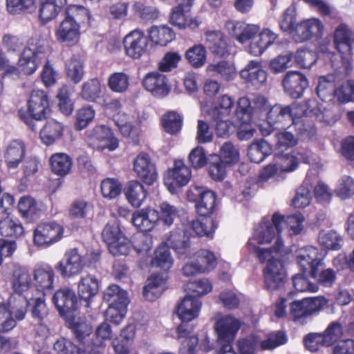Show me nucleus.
I'll list each match as a JSON object with an SVG mask.
<instances>
[{"label":"nucleus","instance_id":"obj_42","mask_svg":"<svg viewBox=\"0 0 354 354\" xmlns=\"http://www.w3.org/2000/svg\"><path fill=\"white\" fill-rule=\"evenodd\" d=\"M66 0H44L39 8V19L46 24L55 19Z\"/></svg>","mask_w":354,"mask_h":354},{"label":"nucleus","instance_id":"obj_3","mask_svg":"<svg viewBox=\"0 0 354 354\" xmlns=\"http://www.w3.org/2000/svg\"><path fill=\"white\" fill-rule=\"evenodd\" d=\"M169 247L172 248L179 257L184 258L191 254L190 244L185 239L180 232H171L167 238V243L161 244L154 252L151 266L159 268L165 271L170 269L174 263L173 258L169 251Z\"/></svg>","mask_w":354,"mask_h":354},{"label":"nucleus","instance_id":"obj_32","mask_svg":"<svg viewBox=\"0 0 354 354\" xmlns=\"http://www.w3.org/2000/svg\"><path fill=\"white\" fill-rule=\"evenodd\" d=\"M99 288L98 279L91 274H86L80 279L77 283V294L81 299L86 301V307L90 306V302L97 294Z\"/></svg>","mask_w":354,"mask_h":354},{"label":"nucleus","instance_id":"obj_35","mask_svg":"<svg viewBox=\"0 0 354 354\" xmlns=\"http://www.w3.org/2000/svg\"><path fill=\"white\" fill-rule=\"evenodd\" d=\"M35 286L42 292L50 290L53 287L54 271L47 263L37 264L34 269Z\"/></svg>","mask_w":354,"mask_h":354},{"label":"nucleus","instance_id":"obj_4","mask_svg":"<svg viewBox=\"0 0 354 354\" xmlns=\"http://www.w3.org/2000/svg\"><path fill=\"white\" fill-rule=\"evenodd\" d=\"M324 53L327 54V57L330 58L331 66L334 69V72L329 73L327 75L321 76L318 80V84L316 88V93L318 97L323 101L330 102L335 97V93H336V87L339 82L346 77L351 71V66L348 64V61L343 62V66L335 63V60L332 58L337 55H332L327 49L326 46L321 48Z\"/></svg>","mask_w":354,"mask_h":354},{"label":"nucleus","instance_id":"obj_20","mask_svg":"<svg viewBox=\"0 0 354 354\" xmlns=\"http://www.w3.org/2000/svg\"><path fill=\"white\" fill-rule=\"evenodd\" d=\"M283 91L286 95L294 99L301 97L308 86V81L305 75L296 71L288 72L282 80Z\"/></svg>","mask_w":354,"mask_h":354},{"label":"nucleus","instance_id":"obj_10","mask_svg":"<svg viewBox=\"0 0 354 354\" xmlns=\"http://www.w3.org/2000/svg\"><path fill=\"white\" fill-rule=\"evenodd\" d=\"M64 232V227L56 222L41 223L34 230V244L39 248H48L59 242Z\"/></svg>","mask_w":354,"mask_h":354},{"label":"nucleus","instance_id":"obj_18","mask_svg":"<svg viewBox=\"0 0 354 354\" xmlns=\"http://www.w3.org/2000/svg\"><path fill=\"white\" fill-rule=\"evenodd\" d=\"M324 32L322 22L315 18L297 23L291 33L292 39L298 43L304 42L313 38H319Z\"/></svg>","mask_w":354,"mask_h":354},{"label":"nucleus","instance_id":"obj_25","mask_svg":"<svg viewBox=\"0 0 354 354\" xmlns=\"http://www.w3.org/2000/svg\"><path fill=\"white\" fill-rule=\"evenodd\" d=\"M196 199V209L198 214L208 216L213 213L216 207V194L207 188L196 187L194 189Z\"/></svg>","mask_w":354,"mask_h":354},{"label":"nucleus","instance_id":"obj_11","mask_svg":"<svg viewBox=\"0 0 354 354\" xmlns=\"http://www.w3.org/2000/svg\"><path fill=\"white\" fill-rule=\"evenodd\" d=\"M277 254L272 252V257L267 258L263 262L267 261L263 269L264 284L266 288L270 292L281 288L286 277L283 262L275 257Z\"/></svg>","mask_w":354,"mask_h":354},{"label":"nucleus","instance_id":"obj_34","mask_svg":"<svg viewBox=\"0 0 354 354\" xmlns=\"http://www.w3.org/2000/svg\"><path fill=\"white\" fill-rule=\"evenodd\" d=\"M80 36V27L74 21L64 18L55 30V37L58 41L75 44Z\"/></svg>","mask_w":354,"mask_h":354},{"label":"nucleus","instance_id":"obj_38","mask_svg":"<svg viewBox=\"0 0 354 354\" xmlns=\"http://www.w3.org/2000/svg\"><path fill=\"white\" fill-rule=\"evenodd\" d=\"M165 281L166 279L162 275H151L143 288V297L150 301L157 299L165 289Z\"/></svg>","mask_w":354,"mask_h":354},{"label":"nucleus","instance_id":"obj_28","mask_svg":"<svg viewBox=\"0 0 354 354\" xmlns=\"http://www.w3.org/2000/svg\"><path fill=\"white\" fill-rule=\"evenodd\" d=\"M257 35V37H254L250 42L248 49V53L254 56L261 55L278 37L276 33L268 28L259 31Z\"/></svg>","mask_w":354,"mask_h":354},{"label":"nucleus","instance_id":"obj_54","mask_svg":"<svg viewBox=\"0 0 354 354\" xmlns=\"http://www.w3.org/2000/svg\"><path fill=\"white\" fill-rule=\"evenodd\" d=\"M52 171L57 175L64 176L68 174L72 166L71 158L66 153H58L50 158Z\"/></svg>","mask_w":354,"mask_h":354},{"label":"nucleus","instance_id":"obj_21","mask_svg":"<svg viewBox=\"0 0 354 354\" xmlns=\"http://www.w3.org/2000/svg\"><path fill=\"white\" fill-rule=\"evenodd\" d=\"M133 171L139 178L149 185H152L158 178L155 165L145 153H139L135 158Z\"/></svg>","mask_w":354,"mask_h":354},{"label":"nucleus","instance_id":"obj_14","mask_svg":"<svg viewBox=\"0 0 354 354\" xmlns=\"http://www.w3.org/2000/svg\"><path fill=\"white\" fill-rule=\"evenodd\" d=\"M102 235L113 255H127L129 252V241L122 234L117 223H108L104 227Z\"/></svg>","mask_w":354,"mask_h":354},{"label":"nucleus","instance_id":"obj_45","mask_svg":"<svg viewBox=\"0 0 354 354\" xmlns=\"http://www.w3.org/2000/svg\"><path fill=\"white\" fill-rule=\"evenodd\" d=\"M18 209L23 217L32 218L42 211V205L30 196H24L18 202Z\"/></svg>","mask_w":354,"mask_h":354},{"label":"nucleus","instance_id":"obj_15","mask_svg":"<svg viewBox=\"0 0 354 354\" xmlns=\"http://www.w3.org/2000/svg\"><path fill=\"white\" fill-rule=\"evenodd\" d=\"M273 106L270 107L268 101L263 96H256L252 101L245 97H241L238 102L236 116L239 118V115H242L241 119L243 120L244 122H250L252 115H259L265 111L269 113ZM268 117V113H267ZM267 120L269 122L268 119ZM268 124H270V123ZM270 126L272 127L271 125ZM272 127L277 128V126Z\"/></svg>","mask_w":354,"mask_h":354},{"label":"nucleus","instance_id":"obj_9","mask_svg":"<svg viewBox=\"0 0 354 354\" xmlns=\"http://www.w3.org/2000/svg\"><path fill=\"white\" fill-rule=\"evenodd\" d=\"M28 113L32 119H28L21 111L19 114L20 118L35 131L36 126L32 119L40 120L50 111L47 95L41 90H34L31 93L28 102Z\"/></svg>","mask_w":354,"mask_h":354},{"label":"nucleus","instance_id":"obj_29","mask_svg":"<svg viewBox=\"0 0 354 354\" xmlns=\"http://www.w3.org/2000/svg\"><path fill=\"white\" fill-rule=\"evenodd\" d=\"M26 147L20 140L10 141L6 147L4 158L8 169H16L24 160Z\"/></svg>","mask_w":354,"mask_h":354},{"label":"nucleus","instance_id":"obj_36","mask_svg":"<svg viewBox=\"0 0 354 354\" xmlns=\"http://www.w3.org/2000/svg\"><path fill=\"white\" fill-rule=\"evenodd\" d=\"M63 131L64 126L61 122L50 119L40 130L39 136L44 145H50L62 138Z\"/></svg>","mask_w":354,"mask_h":354},{"label":"nucleus","instance_id":"obj_60","mask_svg":"<svg viewBox=\"0 0 354 354\" xmlns=\"http://www.w3.org/2000/svg\"><path fill=\"white\" fill-rule=\"evenodd\" d=\"M335 97L342 104L354 101V80H348L337 85Z\"/></svg>","mask_w":354,"mask_h":354},{"label":"nucleus","instance_id":"obj_63","mask_svg":"<svg viewBox=\"0 0 354 354\" xmlns=\"http://www.w3.org/2000/svg\"><path fill=\"white\" fill-rule=\"evenodd\" d=\"M189 227L198 236H206L207 237H212L216 227L214 225L212 220L205 219L202 221H192L189 223Z\"/></svg>","mask_w":354,"mask_h":354},{"label":"nucleus","instance_id":"obj_7","mask_svg":"<svg viewBox=\"0 0 354 354\" xmlns=\"http://www.w3.org/2000/svg\"><path fill=\"white\" fill-rule=\"evenodd\" d=\"M292 123L285 131L276 133L278 148L291 147L297 144L299 138L310 139L316 133L313 125L306 124L304 120L290 119Z\"/></svg>","mask_w":354,"mask_h":354},{"label":"nucleus","instance_id":"obj_62","mask_svg":"<svg viewBox=\"0 0 354 354\" xmlns=\"http://www.w3.org/2000/svg\"><path fill=\"white\" fill-rule=\"evenodd\" d=\"M28 304L31 306L30 313L32 317L39 324H41L48 314V308L44 299H32L31 301H28Z\"/></svg>","mask_w":354,"mask_h":354},{"label":"nucleus","instance_id":"obj_6","mask_svg":"<svg viewBox=\"0 0 354 354\" xmlns=\"http://www.w3.org/2000/svg\"><path fill=\"white\" fill-rule=\"evenodd\" d=\"M334 44L335 46L336 49L338 51V54H335L331 52L327 44H322L319 46V53L321 55H322L325 59H329L330 58L327 57V54L324 53L321 48L323 46H326L328 50L333 55H337V57L335 59V57H333L332 58L335 60V63H339L341 66H343V62L348 61V65L351 66V57L353 50V41L352 39V32L348 28V27L345 24H339L334 32L333 35Z\"/></svg>","mask_w":354,"mask_h":354},{"label":"nucleus","instance_id":"obj_61","mask_svg":"<svg viewBox=\"0 0 354 354\" xmlns=\"http://www.w3.org/2000/svg\"><path fill=\"white\" fill-rule=\"evenodd\" d=\"M226 165L218 155L212 156L208 168L211 178L217 181L223 180L226 174Z\"/></svg>","mask_w":354,"mask_h":354},{"label":"nucleus","instance_id":"obj_23","mask_svg":"<svg viewBox=\"0 0 354 354\" xmlns=\"http://www.w3.org/2000/svg\"><path fill=\"white\" fill-rule=\"evenodd\" d=\"M240 326L239 320L230 315L224 316L218 319L215 325L218 343H232Z\"/></svg>","mask_w":354,"mask_h":354},{"label":"nucleus","instance_id":"obj_37","mask_svg":"<svg viewBox=\"0 0 354 354\" xmlns=\"http://www.w3.org/2000/svg\"><path fill=\"white\" fill-rule=\"evenodd\" d=\"M124 192L128 202L135 207L141 206L147 196V189L138 180L129 182Z\"/></svg>","mask_w":354,"mask_h":354},{"label":"nucleus","instance_id":"obj_33","mask_svg":"<svg viewBox=\"0 0 354 354\" xmlns=\"http://www.w3.org/2000/svg\"><path fill=\"white\" fill-rule=\"evenodd\" d=\"M12 289L17 295L22 296V294L29 290L32 286V275L29 270L26 267L15 266L11 277Z\"/></svg>","mask_w":354,"mask_h":354},{"label":"nucleus","instance_id":"obj_31","mask_svg":"<svg viewBox=\"0 0 354 354\" xmlns=\"http://www.w3.org/2000/svg\"><path fill=\"white\" fill-rule=\"evenodd\" d=\"M201 307L198 298L187 295L178 305L176 314L183 322H189L198 316Z\"/></svg>","mask_w":354,"mask_h":354},{"label":"nucleus","instance_id":"obj_30","mask_svg":"<svg viewBox=\"0 0 354 354\" xmlns=\"http://www.w3.org/2000/svg\"><path fill=\"white\" fill-rule=\"evenodd\" d=\"M157 210L151 207L136 211L131 217V222L138 229L143 232L151 231L158 221Z\"/></svg>","mask_w":354,"mask_h":354},{"label":"nucleus","instance_id":"obj_49","mask_svg":"<svg viewBox=\"0 0 354 354\" xmlns=\"http://www.w3.org/2000/svg\"><path fill=\"white\" fill-rule=\"evenodd\" d=\"M206 72L211 76L219 75L227 81L234 79L236 76L235 67L226 61L209 64L206 68Z\"/></svg>","mask_w":354,"mask_h":354},{"label":"nucleus","instance_id":"obj_46","mask_svg":"<svg viewBox=\"0 0 354 354\" xmlns=\"http://www.w3.org/2000/svg\"><path fill=\"white\" fill-rule=\"evenodd\" d=\"M271 147L266 140L254 141L248 147V156L252 162L260 163L271 153Z\"/></svg>","mask_w":354,"mask_h":354},{"label":"nucleus","instance_id":"obj_47","mask_svg":"<svg viewBox=\"0 0 354 354\" xmlns=\"http://www.w3.org/2000/svg\"><path fill=\"white\" fill-rule=\"evenodd\" d=\"M103 298L109 305H128L129 303L127 291L115 284H111L105 289Z\"/></svg>","mask_w":354,"mask_h":354},{"label":"nucleus","instance_id":"obj_2","mask_svg":"<svg viewBox=\"0 0 354 354\" xmlns=\"http://www.w3.org/2000/svg\"><path fill=\"white\" fill-rule=\"evenodd\" d=\"M280 234L273 222V216L271 220H263L249 239L247 243L248 250L261 263L271 257L272 252L281 256L288 254V250L284 247Z\"/></svg>","mask_w":354,"mask_h":354},{"label":"nucleus","instance_id":"obj_17","mask_svg":"<svg viewBox=\"0 0 354 354\" xmlns=\"http://www.w3.org/2000/svg\"><path fill=\"white\" fill-rule=\"evenodd\" d=\"M324 254L323 251H319L314 246H306L297 250V261L303 272L315 274V271L322 264Z\"/></svg>","mask_w":354,"mask_h":354},{"label":"nucleus","instance_id":"obj_52","mask_svg":"<svg viewBox=\"0 0 354 354\" xmlns=\"http://www.w3.org/2000/svg\"><path fill=\"white\" fill-rule=\"evenodd\" d=\"M158 221L166 226H171L178 217L179 209L167 201H163L158 206Z\"/></svg>","mask_w":354,"mask_h":354},{"label":"nucleus","instance_id":"obj_51","mask_svg":"<svg viewBox=\"0 0 354 354\" xmlns=\"http://www.w3.org/2000/svg\"><path fill=\"white\" fill-rule=\"evenodd\" d=\"M64 18L74 21L80 27L81 24L88 23L91 19L90 11L83 6L70 5L64 12Z\"/></svg>","mask_w":354,"mask_h":354},{"label":"nucleus","instance_id":"obj_5","mask_svg":"<svg viewBox=\"0 0 354 354\" xmlns=\"http://www.w3.org/2000/svg\"><path fill=\"white\" fill-rule=\"evenodd\" d=\"M27 306L28 298L20 295H12L8 304L0 303V332H10L18 322L24 320Z\"/></svg>","mask_w":354,"mask_h":354},{"label":"nucleus","instance_id":"obj_40","mask_svg":"<svg viewBox=\"0 0 354 354\" xmlns=\"http://www.w3.org/2000/svg\"><path fill=\"white\" fill-rule=\"evenodd\" d=\"M315 180H317L315 175L307 174L305 180L297 189L296 195L292 200V205L295 207L304 208L310 204L311 200L310 189Z\"/></svg>","mask_w":354,"mask_h":354},{"label":"nucleus","instance_id":"obj_48","mask_svg":"<svg viewBox=\"0 0 354 354\" xmlns=\"http://www.w3.org/2000/svg\"><path fill=\"white\" fill-rule=\"evenodd\" d=\"M24 230L22 224L16 219L6 216L0 220V234L5 237L18 238L22 236Z\"/></svg>","mask_w":354,"mask_h":354},{"label":"nucleus","instance_id":"obj_26","mask_svg":"<svg viewBox=\"0 0 354 354\" xmlns=\"http://www.w3.org/2000/svg\"><path fill=\"white\" fill-rule=\"evenodd\" d=\"M191 171L181 160L174 162V167L171 170L167 171L165 177V184L168 187L169 190L172 192L171 187L174 183L179 186L185 185L190 180Z\"/></svg>","mask_w":354,"mask_h":354},{"label":"nucleus","instance_id":"obj_41","mask_svg":"<svg viewBox=\"0 0 354 354\" xmlns=\"http://www.w3.org/2000/svg\"><path fill=\"white\" fill-rule=\"evenodd\" d=\"M299 160L304 162L309 161V151L304 150V151L297 152V156L291 154H283L279 157L276 164L279 167L280 172H292L298 167Z\"/></svg>","mask_w":354,"mask_h":354},{"label":"nucleus","instance_id":"obj_56","mask_svg":"<svg viewBox=\"0 0 354 354\" xmlns=\"http://www.w3.org/2000/svg\"><path fill=\"white\" fill-rule=\"evenodd\" d=\"M100 82L97 79L93 78L82 84L80 96L86 101L94 102L100 97Z\"/></svg>","mask_w":354,"mask_h":354},{"label":"nucleus","instance_id":"obj_19","mask_svg":"<svg viewBox=\"0 0 354 354\" xmlns=\"http://www.w3.org/2000/svg\"><path fill=\"white\" fill-rule=\"evenodd\" d=\"M142 84L143 87L156 97H164L171 91V86L166 75L158 71L147 73Z\"/></svg>","mask_w":354,"mask_h":354},{"label":"nucleus","instance_id":"obj_16","mask_svg":"<svg viewBox=\"0 0 354 354\" xmlns=\"http://www.w3.org/2000/svg\"><path fill=\"white\" fill-rule=\"evenodd\" d=\"M59 315L71 317L78 308V300L75 291L68 287H62L57 290L52 298Z\"/></svg>","mask_w":354,"mask_h":354},{"label":"nucleus","instance_id":"obj_64","mask_svg":"<svg viewBox=\"0 0 354 354\" xmlns=\"http://www.w3.org/2000/svg\"><path fill=\"white\" fill-rule=\"evenodd\" d=\"M186 290L193 294L192 297L198 298L211 292L212 285L207 279H202L189 282Z\"/></svg>","mask_w":354,"mask_h":354},{"label":"nucleus","instance_id":"obj_24","mask_svg":"<svg viewBox=\"0 0 354 354\" xmlns=\"http://www.w3.org/2000/svg\"><path fill=\"white\" fill-rule=\"evenodd\" d=\"M304 216L301 214L289 215L286 217L274 213L273 222L277 228L278 233H281L283 230H287L289 236H295L303 230Z\"/></svg>","mask_w":354,"mask_h":354},{"label":"nucleus","instance_id":"obj_43","mask_svg":"<svg viewBox=\"0 0 354 354\" xmlns=\"http://www.w3.org/2000/svg\"><path fill=\"white\" fill-rule=\"evenodd\" d=\"M176 332L178 339L185 338L180 348V353L182 354H194L198 340L195 335L189 336L191 328L183 322L177 327Z\"/></svg>","mask_w":354,"mask_h":354},{"label":"nucleus","instance_id":"obj_8","mask_svg":"<svg viewBox=\"0 0 354 354\" xmlns=\"http://www.w3.org/2000/svg\"><path fill=\"white\" fill-rule=\"evenodd\" d=\"M85 140L93 149L102 151L115 150L119 146L118 139L114 136L111 129L104 124L96 125L85 132Z\"/></svg>","mask_w":354,"mask_h":354},{"label":"nucleus","instance_id":"obj_27","mask_svg":"<svg viewBox=\"0 0 354 354\" xmlns=\"http://www.w3.org/2000/svg\"><path fill=\"white\" fill-rule=\"evenodd\" d=\"M242 79L255 87L263 86L267 80V73L263 69L261 63L251 60L240 72Z\"/></svg>","mask_w":354,"mask_h":354},{"label":"nucleus","instance_id":"obj_53","mask_svg":"<svg viewBox=\"0 0 354 354\" xmlns=\"http://www.w3.org/2000/svg\"><path fill=\"white\" fill-rule=\"evenodd\" d=\"M202 273L209 272L215 268L217 261L214 253L208 250H200L194 254V259Z\"/></svg>","mask_w":354,"mask_h":354},{"label":"nucleus","instance_id":"obj_58","mask_svg":"<svg viewBox=\"0 0 354 354\" xmlns=\"http://www.w3.org/2000/svg\"><path fill=\"white\" fill-rule=\"evenodd\" d=\"M129 86V77L124 73H114L108 79V86L115 93H122L125 92Z\"/></svg>","mask_w":354,"mask_h":354},{"label":"nucleus","instance_id":"obj_39","mask_svg":"<svg viewBox=\"0 0 354 354\" xmlns=\"http://www.w3.org/2000/svg\"><path fill=\"white\" fill-rule=\"evenodd\" d=\"M234 104V100L230 96L223 95L213 106L205 111V113L210 119H217L219 117L230 118Z\"/></svg>","mask_w":354,"mask_h":354},{"label":"nucleus","instance_id":"obj_50","mask_svg":"<svg viewBox=\"0 0 354 354\" xmlns=\"http://www.w3.org/2000/svg\"><path fill=\"white\" fill-rule=\"evenodd\" d=\"M149 37L153 43L166 46L174 39L175 35L173 30L167 26H155L149 30Z\"/></svg>","mask_w":354,"mask_h":354},{"label":"nucleus","instance_id":"obj_13","mask_svg":"<svg viewBox=\"0 0 354 354\" xmlns=\"http://www.w3.org/2000/svg\"><path fill=\"white\" fill-rule=\"evenodd\" d=\"M45 57V54L39 49L35 50L30 48H26L19 59V69L14 66H10L8 61L7 66L3 69L7 75L17 76L19 70L26 75H31L37 70L39 61Z\"/></svg>","mask_w":354,"mask_h":354},{"label":"nucleus","instance_id":"obj_59","mask_svg":"<svg viewBox=\"0 0 354 354\" xmlns=\"http://www.w3.org/2000/svg\"><path fill=\"white\" fill-rule=\"evenodd\" d=\"M66 74L71 80L75 83H79L84 75V66L80 59L73 57L66 64Z\"/></svg>","mask_w":354,"mask_h":354},{"label":"nucleus","instance_id":"obj_12","mask_svg":"<svg viewBox=\"0 0 354 354\" xmlns=\"http://www.w3.org/2000/svg\"><path fill=\"white\" fill-rule=\"evenodd\" d=\"M85 266V261L77 248L65 252L62 259L55 266V269L63 278H72L79 275Z\"/></svg>","mask_w":354,"mask_h":354},{"label":"nucleus","instance_id":"obj_22","mask_svg":"<svg viewBox=\"0 0 354 354\" xmlns=\"http://www.w3.org/2000/svg\"><path fill=\"white\" fill-rule=\"evenodd\" d=\"M123 42L127 55L133 59H138L145 52L148 39L143 32L135 30L126 35Z\"/></svg>","mask_w":354,"mask_h":354},{"label":"nucleus","instance_id":"obj_44","mask_svg":"<svg viewBox=\"0 0 354 354\" xmlns=\"http://www.w3.org/2000/svg\"><path fill=\"white\" fill-rule=\"evenodd\" d=\"M208 48L214 55L224 57L228 53L227 46L220 31H209L205 34Z\"/></svg>","mask_w":354,"mask_h":354},{"label":"nucleus","instance_id":"obj_55","mask_svg":"<svg viewBox=\"0 0 354 354\" xmlns=\"http://www.w3.org/2000/svg\"><path fill=\"white\" fill-rule=\"evenodd\" d=\"M187 62L194 68H201L207 60V50L201 44H196L187 49L185 53Z\"/></svg>","mask_w":354,"mask_h":354},{"label":"nucleus","instance_id":"obj_1","mask_svg":"<svg viewBox=\"0 0 354 354\" xmlns=\"http://www.w3.org/2000/svg\"><path fill=\"white\" fill-rule=\"evenodd\" d=\"M302 116L315 118L317 121L329 125L339 119V115L330 104H319L315 100H309L290 106L275 104L269 111L268 120L271 126L283 128L286 121Z\"/></svg>","mask_w":354,"mask_h":354},{"label":"nucleus","instance_id":"obj_57","mask_svg":"<svg viewBox=\"0 0 354 354\" xmlns=\"http://www.w3.org/2000/svg\"><path fill=\"white\" fill-rule=\"evenodd\" d=\"M318 241L319 244L328 250H338L340 249L342 239L335 231H322Z\"/></svg>","mask_w":354,"mask_h":354}]
</instances>
